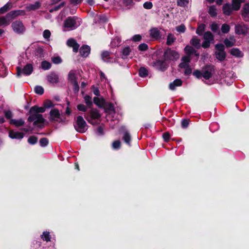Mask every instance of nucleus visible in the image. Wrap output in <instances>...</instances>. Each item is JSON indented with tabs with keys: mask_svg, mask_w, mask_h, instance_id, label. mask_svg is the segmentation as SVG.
<instances>
[{
	"mask_svg": "<svg viewBox=\"0 0 249 249\" xmlns=\"http://www.w3.org/2000/svg\"><path fill=\"white\" fill-rule=\"evenodd\" d=\"M48 82L51 84H56L59 81V77L57 74L54 72H52L47 76Z\"/></svg>",
	"mask_w": 249,
	"mask_h": 249,
	"instance_id": "obj_16",
	"label": "nucleus"
},
{
	"mask_svg": "<svg viewBox=\"0 0 249 249\" xmlns=\"http://www.w3.org/2000/svg\"><path fill=\"white\" fill-rule=\"evenodd\" d=\"M74 126L77 132L81 133H85L88 128L86 122L84 120L83 117L81 116H78L77 117Z\"/></svg>",
	"mask_w": 249,
	"mask_h": 249,
	"instance_id": "obj_4",
	"label": "nucleus"
},
{
	"mask_svg": "<svg viewBox=\"0 0 249 249\" xmlns=\"http://www.w3.org/2000/svg\"><path fill=\"white\" fill-rule=\"evenodd\" d=\"M176 40V37L172 34H169L167 37L166 43L168 45H172Z\"/></svg>",
	"mask_w": 249,
	"mask_h": 249,
	"instance_id": "obj_35",
	"label": "nucleus"
},
{
	"mask_svg": "<svg viewBox=\"0 0 249 249\" xmlns=\"http://www.w3.org/2000/svg\"><path fill=\"white\" fill-rule=\"evenodd\" d=\"M102 59L106 62H113L114 59L110 57V53L107 51H104L101 54Z\"/></svg>",
	"mask_w": 249,
	"mask_h": 249,
	"instance_id": "obj_21",
	"label": "nucleus"
},
{
	"mask_svg": "<svg viewBox=\"0 0 249 249\" xmlns=\"http://www.w3.org/2000/svg\"><path fill=\"white\" fill-rule=\"evenodd\" d=\"M121 145V142L119 141H114L112 143V147L114 149H119Z\"/></svg>",
	"mask_w": 249,
	"mask_h": 249,
	"instance_id": "obj_57",
	"label": "nucleus"
},
{
	"mask_svg": "<svg viewBox=\"0 0 249 249\" xmlns=\"http://www.w3.org/2000/svg\"><path fill=\"white\" fill-rule=\"evenodd\" d=\"M50 120L52 121L61 122L62 120L60 117L59 111L57 109H53L50 112Z\"/></svg>",
	"mask_w": 249,
	"mask_h": 249,
	"instance_id": "obj_12",
	"label": "nucleus"
},
{
	"mask_svg": "<svg viewBox=\"0 0 249 249\" xmlns=\"http://www.w3.org/2000/svg\"><path fill=\"white\" fill-rule=\"evenodd\" d=\"M4 114L7 119H10L12 117V113L10 110L5 111Z\"/></svg>",
	"mask_w": 249,
	"mask_h": 249,
	"instance_id": "obj_63",
	"label": "nucleus"
},
{
	"mask_svg": "<svg viewBox=\"0 0 249 249\" xmlns=\"http://www.w3.org/2000/svg\"><path fill=\"white\" fill-rule=\"evenodd\" d=\"M90 53V48L89 46L84 45L80 49V53L83 57H87Z\"/></svg>",
	"mask_w": 249,
	"mask_h": 249,
	"instance_id": "obj_23",
	"label": "nucleus"
},
{
	"mask_svg": "<svg viewBox=\"0 0 249 249\" xmlns=\"http://www.w3.org/2000/svg\"><path fill=\"white\" fill-rule=\"evenodd\" d=\"M179 56L180 55L177 52L170 48L166 49L163 54L164 59L168 63L177 60Z\"/></svg>",
	"mask_w": 249,
	"mask_h": 249,
	"instance_id": "obj_5",
	"label": "nucleus"
},
{
	"mask_svg": "<svg viewBox=\"0 0 249 249\" xmlns=\"http://www.w3.org/2000/svg\"><path fill=\"white\" fill-rule=\"evenodd\" d=\"M51 64L46 61H42L41 63V68L44 70H47L51 68Z\"/></svg>",
	"mask_w": 249,
	"mask_h": 249,
	"instance_id": "obj_39",
	"label": "nucleus"
},
{
	"mask_svg": "<svg viewBox=\"0 0 249 249\" xmlns=\"http://www.w3.org/2000/svg\"><path fill=\"white\" fill-rule=\"evenodd\" d=\"M51 35V33L49 30H45L43 33V37L47 40L49 41Z\"/></svg>",
	"mask_w": 249,
	"mask_h": 249,
	"instance_id": "obj_41",
	"label": "nucleus"
},
{
	"mask_svg": "<svg viewBox=\"0 0 249 249\" xmlns=\"http://www.w3.org/2000/svg\"><path fill=\"white\" fill-rule=\"evenodd\" d=\"M130 52V49L129 47H127L124 48V49L122 50V55L123 56V57H125L127 56L129 54Z\"/></svg>",
	"mask_w": 249,
	"mask_h": 249,
	"instance_id": "obj_48",
	"label": "nucleus"
},
{
	"mask_svg": "<svg viewBox=\"0 0 249 249\" xmlns=\"http://www.w3.org/2000/svg\"><path fill=\"white\" fill-rule=\"evenodd\" d=\"M121 43V39L119 36H116L115 38H114L111 43L110 45L112 47H114L116 46H119L120 45Z\"/></svg>",
	"mask_w": 249,
	"mask_h": 249,
	"instance_id": "obj_31",
	"label": "nucleus"
},
{
	"mask_svg": "<svg viewBox=\"0 0 249 249\" xmlns=\"http://www.w3.org/2000/svg\"><path fill=\"white\" fill-rule=\"evenodd\" d=\"M236 40L233 36H230L229 38L224 40V44L227 47H230L234 45Z\"/></svg>",
	"mask_w": 249,
	"mask_h": 249,
	"instance_id": "obj_24",
	"label": "nucleus"
},
{
	"mask_svg": "<svg viewBox=\"0 0 249 249\" xmlns=\"http://www.w3.org/2000/svg\"><path fill=\"white\" fill-rule=\"evenodd\" d=\"M11 3H7L0 8V14H3L11 8Z\"/></svg>",
	"mask_w": 249,
	"mask_h": 249,
	"instance_id": "obj_36",
	"label": "nucleus"
},
{
	"mask_svg": "<svg viewBox=\"0 0 249 249\" xmlns=\"http://www.w3.org/2000/svg\"><path fill=\"white\" fill-rule=\"evenodd\" d=\"M231 53L232 55H234L236 57H242L243 54L241 51H240L237 48H233L231 51Z\"/></svg>",
	"mask_w": 249,
	"mask_h": 249,
	"instance_id": "obj_32",
	"label": "nucleus"
},
{
	"mask_svg": "<svg viewBox=\"0 0 249 249\" xmlns=\"http://www.w3.org/2000/svg\"><path fill=\"white\" fill-rule=\"evenodd\" d=\"M35 92L38 94L42 95L44 92V89L41 86H37L35 88Z\"/></svg>",
	"mask_w": 249,
	"mask_h": 249,
	"instance_id": "obj_47",
	"label": "nucleus"
},
{
	"mask_svg": "<svg viewBox=\"0 0 249 249\" xmlns=\"http://www.w3.org/2000/svg\"><path fill=\"white\" fill-rule=\"evenodd\" d=\"M24 13V12L22 10L12 11L9 13L8 16H10L13 19L14 18L18 16L23 15Z\"/></svg>",
	"mask_w": 249,
	"mask_h": 249,
	"instance_id": "obj_29",
	"label": "nucleus"
},
{
	"mask_svg": "<svg viewBox=\"0 0 249 249\" xmlns=\"http://www.w3.org/2000/svg\"><path fill=\"white\" fill-rule=\"evenodd\" d=\"M33 70V66L30 64H27L23 69L17 67V75L20 76L22 73L28 75L31 74Z\"/></svg>",
	"mask_w": 249,
	"mask_h": 249,
	"instance_id": "obj_11",
	"label": "nucleus"
},
{
	"mask_svg": "<svg viewBox=\"0 0 249 249\" xmlns=\"http://www.w3.org/2000/svg\"><path fill=\"white\" fill-rule=\"evenodd\" d=\"M49 143L48 140L46 138H42L39 141L40 145L42 147H45L48 145Z\"/></svg>",
	"mask_w": 249,
	"mask_h": 249,
	"instance_id": "obj_49",
	"label": "nucleus"
},
{
	"mask_svg": "<svg viewBox=\"0 0 249 249\" xmlns=\"http://www.w3.org/2000/svg\"><path fill=\"white\" fill-rule=\"evenodd\" d=\"M193 74L197 78H199L202 76V73L199 71H196L194 72Z\"/></svg>",
	"mask_w": 249,
	"mask_h": 249,
	"instance_id": "obj_64",
	"label": "nucleus"
},
{
	"mask_svg": "<svg viewBox=\"0 0 249 249\" xmlns=\"http://www.w3.org/2000/svg\"><path fill=\"white\" fill-rule=\"evenodd\" d=\"M150 35L155 39H158L160 37V31L156 28H153L150 30Z\"/></svg>",
	"mask_w": 249,
	"mask_h": 249,
	"instance_id": "obj_22",
	"label": "nucleus"
},
{
	"mask_svg": "<svg viewBox=\"0 0 249 249\" xmlns=\"http://www.w3.org/2000/svg\"><path fill=\"white\" fill-rule=\"evenodd\" d=\"M176 29L177 32L179 33H184L185 31L186 28L184 24H181L179 26H177Z\"/></svg>",
	"mask_w": 249,
	"mask_h": 249,
	"instance_id": "obj_50",
	"label": "nucleus"
},
{
	"mask_svg": "<svg viewBox=\"0 0 249 249\" xmlns=\"http://www.w3.org/2000/svg\"><path fill=\"white\" fill-rule=\"evenodd\" d=\"M44 107L45 108H50L51 107H53V103L52 102V101H47L45 102L44 104Z\"/></svg>",
	"mask_w": 249,
	"mask_h": 249,
	"instance_id": "obj_59",
	"label": "nucleus"
},
{
	"mask_svg": "<svg viewBox=\"0 0 249 249\" xmlns=\"http://www.w3.org/2000/svg\"><path fill=\"white\" fill-rule=\"evenodd\" d=\"M242 16L244 20L248 21L249 19V4H246L242 10Z\"/></svg>",
	"mask_w": 249,
	"mask_h": 249,
	"instance_id": "obj_20",
	"label": "nucleus"
},
{
	"mask_svg": "<svg viewBox=\"0 0 249 249\" xmlns=\"http://www.w3.org/2000/svg\"><path fill=\"white\" fill-rule=\"evenodd\" d=\"M232 10V7L231 8L229 3H226L223 6V13L226 15L229 16L231 14Z\"/></svg>",
	"mask_w": 249,
	"mask_h": 249,
	"instance_id": "obj_26",
	"label": "nucleus"
},
{
	"mask_svg": "<svg viewBox=\"0 0 249 249\" xmlns=\"http://www.w3.org/2000/svg\"><path fill=\"white\" fill-rule=\"evenodd\" d=\"M9 16V13L5 16L0 18V26H6L8 25L12 20L11 17Z\"/></svg>",
	"mask_w": 249,
	"mask_h": 249,
	"instance_id": "obj_14",
	"label": "nucleus"
},
{
	"mask_svg": "<svg viewBox=\"0 0 249 249\" xmlns=\"http://www.w3.org/2000/svg\"><path fill=\"white\" fill-rule=\"evenodd\" d=\"M235 32L238 35H246L247 33V27L245 25H237L235 27Z\"/></svg>",
	"mask_w": 249,
	"mask_h": 249,
	"instance_id": "obj_17",
	"label": "nucleus"
},
{
	"mask_svg": "<svg viewBox=\"0 0 249 249\" xmlns=\"http://www.w3.org/2000/svg\"><path fill=\"white\" fill-rule=\"evenodd\" d=\"M182 83V82L180 79H177L170 84L169 88L171 90H174L177 87L181 86Z\"/></svg>",
	"mask_w": 249,
	"mask_h": 249,
	"instance_id": "obj_25",
	"label": "nucleus"
},
{
	"mask_svg": "<svg viewBox=\"0 0 249 249\" xmlns=\"http://www.w3.org/2000/svg\"><path fill=\"white\" fill-rule=\"evenodd\" d=\"M84 117L87 121L92 125L98 124V121L101 117V114L96 109H92L89 114H85Z\"/></svg>",
	"mask_w": 249,
	"mask_h": 249,
	"instance_id": "obj_3",
	"label": "nucleus"
},
{
	"mask_svg": "<svg viewBox=\"0 0 249 249\" xmlns=\"http://www.w3.org/2000/svg\"><path fill=\"white\" fill-rule=\"evenodd\" d=\"M209 14L210 15V16L212 17H215L217 16V9L215 6L212 5L211 6L209 7V11H208Z\"/></svg>",
	"mask_w": 249,
	"mask_h": 249,
	"instance_id": "obj_34",
	"label": "nucleus"
},
{
	"mask_svg": "<svg viewBox=\"0 0 249 249\" xmlns=\"http://www.w3.org/2000/svg\"><path fill=\"white\" fill-rule=\"evenodd\" d=\"M153 66L160 71H165L169 66V63L164 59V60H158L153 62Z\"/></svg>",
	"mask_w": 249,
	"mask_h": 249,
	"instance_id": "obj_10",
	"label": "nucleus"
},
{
	"mask_svg": "<svg viewBox=\"0 0 249 249\" xmlns=\"http://www.w3.org/2000/svg\"><path fill=\"white\" fill-rule=\"evenodd\" d=\"M45 109L43 107H38L35 106L31 107L30 109V116L28 118L29 122L34 121V124L36 125L38 124H42L44 122V119L41 114L39 113L45 112Z\"/></svg>",
	"mask_w": 249,
	"mask_h": 249,
	"instance_id": "obj_1",
	"label": "nucleus"
},
{
	"mask_svg": "<svg viewBox=\"0 0 249 249\" xmlns=\"http://www.w3.org/2000/svg\"><path fill=\"white\" fill-rule=\"evenodd\" d=\"M84 100L85 103L87 105V106L89 107H90L92 105V102L91 98L89 95H86L84 97Z\"/></svg>",
	"mask_w": 249,
	"mask_h": 249,
	"instance_id": "obj_40",
	"label": "nucleus"
},
{
	"mask_svg": "<svg viewBox=\"0 0 249 249\" xmlns=\"http://www.w3.org/2000/svg\"><path fill=\"white\" fill-rule=\"evenodd\" d=\"M77 107L79 111L83 112H86L87 110V107L83 104L78 105Z\"/></svg>",
	"mask_w": 249,
	"mask_h": 249,
	"instance_id": "obj_56",
	"label": "nucleus"
},
{
	"mask_svg": "<svg viewBox=\"0 0 249 249\" xmlns=\"http://www.w3.org/2000/svg\"><path fill=\"white\" fill-rule=\"evenodd\" d=\"M24 136L23 132H19L16 130H12L9 132V136L12 139H17L20 140Z\"/></svg>",
	"mask_w": 249,
	"mask_h": 249,
	"instance_id": "obj_13",
	"label": "nucleus"
},
{
	"mask_svg": "<svg viewBox=\"0 0 249 249\" xmlns=\"http://www.w3.org/2000/svg\"><path fill=\"white\" fill-rule=\"evenodd\" d=\"M123 139L125 142H126L128 144H130V142L131 141V136L127 131H125L124 132Z\"/></svg>",
	"mask_w": 249,
	"mask_h": 249,
	"instance_id": "obj_37",
	"label": "nucleus"
},
{
	"mask_svg": "<svg viewBox=\"0 0 249 249\" xmlns=\"http://www.w3.org/2000/svg\"><path fill=\"white\" fill-rule=\"evenodd\" d=\"M211 73L208 71H204L202 74V76L205 79H209L211 77Z\"/></svg>",
	"mask_w": 249,
	"mask_h": 249,
	"instance_id": "obj_53",
	"label": "nucleus"
},
{
	"mask_svg": "<svg viewBox=\"0 0 249 249\" xmlns=\"http://www.w3.org/2000/svg\"><path fill=\"white\" fill-rule=\"evenodd\" d=\"M184 51L187 54V56H190V55L194 54L197 58L199 56V54L196 53V50L192 46H186L184 48Z\"/></svg>",
	"mask_w": 249,
	"mask_h": 249,
	"instance_id": "obj_19",
	"label": "nucleus"
},
{
	"mask_svg": "<svg viewBox=\"0 0 249 249\" xmlns=\"http://www.w3.org/2000/svg\"><path fill=\"white\" fill-rule=\"evenodd\" d=\"M216 51L215 52L216 57L220 61H223L226 57L225 47L222 44H218L215 45Z\"/></svg>",
	"mask_w": 249,
	"mask_h": 249,
	"instance_id": "obj_7",
	"label": "nucleus"
},
{
	"mask_svg": "<svg viewBox=\"0 0 249 249\" xmlns=\"http://www.w3.org/2000/svg\"><path fill=\"white\" fill-rule=\"evenodd\" d=\"M190 43L196 49L200 47V40L197 38L196 36H194L192 38Z\"/></svg>",
	"mask_w": 249,
	"mask_h": 249,
	"instance_id": "obj_27",
	"label": "nucleus"
},
{
	"mask_svg": "<svg viewBox=\"0 0 249 249\" xmlns=\"http://www.w3.org/2000/svg\"><path fill=\"white\" fill-rule=\"evenodd\" d=\"M147 48V45L145 43L141 44L138 47L139 49L142 51L146 50Z\"/></svg>",
	"mask_w": 249,
	"mask_h": 249,
	"instance_id": "obj_60",
	"label": "nucleus"
},
{
	"mask_svg": "<svg viewBox=\"0 0 249 249\" xmlns=\"http://www.w3.org/2000/svg\"><path fill=\"white\" fill-rule=\"evenodd\" d=\"M68 79L69 83L73 86L74 92H78L79 88L77 80V78L76 76V71L71 70L68 74Z\"/></svg>",
	"mask_w": 249,
	"mask_h": 249,
	"instance_id": "obj_6",
	"label": "nucleus"
},
{
	"mask_svg": "<svg viewBox=\"0 0 249 249\" xmlns=\"http://www.w3.org/2000/svg\"><path fill=\"white\" fill-rule=\"evenodd\" d=\"M10 123L12 124L15 125L17 127H19L20 126H22L24 124V121L21 119L18 120L11 119L10 121Z\"/></svg>",
	"mask_w": 249,
	"mask_h": 249,
	"instance_id": "obj_28",
	"label": "nucleus"
},
{
	"mask_svg": "<svg viewBox=\"0 0 249 249\" xmlns=\"http://www.w3.org/2000/svg\"><path fill=\"white\" fill-rule=\"evenodd\" d=\"M188 2V0H177L178 5L182 7L186 6Z\"/></svg>",
	"mask_w": 249,
	"mask_h": 249,
	"instance_id": "obj_52",
	"label": "nucleus"
},
{
	"mask_svg": "<svg viewBox=\"0 0 249 249\" xmlns=\"http://www.w3.org/2000/svg\"><path fill=\"white\" fill-rule=\"evenodd\" d=\"M67 44L68 46L72 48L73 51L74 52L76 53L78 52L79 45L74 39L72 38H70L68 39L67 42Z\"/></svg>",
	"mask_w": 249,
	"mask_h": 249,
	"instance_id": "obj_15",
	"label": "nucleus"
},
{
	"mask_svg": "<svg viewBox=\"0 0 249 249\" xmlns=\"http://www.w3.org/2000/svg\"><path fill=\"white\" fill-rule=\"evenodd\" d=\"M221 31L224 34L228 33L230 30V27L228 24H223L221 26Z\"/></svg>",
	"mask_w": 249,
	"mask_h": 249,
	"instance_id": "obj_45",
	"label": "nucleus"
},
{
	"mask_svg": "<svg viewBox=\"0 0 249 249\" xmlns=\"http://www.w3.org/2000/svg\"><path fill=\"white\" fill-rule=\"evenodd\" d=\"M52 61L53 63L56 64H59L62 61L61 58L59 56L52 57Z\"/></svg>",
	"mask_w": 249,
	"mask_h": 249,
	"instance_id": "obj_55",
	"label": "nucleus"
},
{
	"mask_svg": "<svg viewBox=\"0 0 249 249\" xmlns=\"http://www.w3.org/2000/svg\"><path fill=\"white\" fill-rule=\"evenodd\" d=\"M11 27L14 32L17 34H23L25 31V28L20 21L17 20L13 22Z\"/></svg>",
	"mask_w": 249,
	"mask_h": 249,
	"instance_id": "obj_8",
	"label": "nucleus"
},
{
	"mask_svg": "<svg viewBox=\"0 0 249 249\" xmlns=\"http://www.w3.org/2000/svg\"><path fill=\"white\" fill-rule=\"evenodd\" d=\"M210 27L212 31H213L214 32H216L218 31L219 29V25L215 23H213L211 25Z\"/></svg>",
	"mask_w": 249,
	"mask_h": 249,
	"instance_id": "obj_54",
	"label": "nucleus"
},
{
	"mask_svg": "<svg viewBox=\"0 0 249 249\" xmlns=\"http://www.w3.org/2000/svg\"><path fill=\"white\" fill-rule=\"evenodd\" d=\"M6 75V68L3 64L0 63V77H4Z\"/></svg>",
	"mask_w": 249,
	"mask_h": 249,
	"instance_id": "obj_44",
	"label": "nucleus"
},
{
	"mask_svg": "<svg viewBox=\"0 0 249 249\" xmlns=\"http://www.w3.org/2000/svg\"><path fill=\"white\" fill-rule=\"evenodd\" d=\"M191 58L189 56H185L181 58V62L179 65L180 68H185L189 66V63L190 62Z\"/></svg>",
	"mask_w": 249,
	"mask_h": 249,
	"instance_id": "obj_18",
	"label": "nucleus"
},
{
	"mask_svg": "<svg viewBox=\"0 0 249 249\" xmlns=\"http://www.w3.org/2000/svg\"><path fill=\"white\" fill-rule=\"evenodd\" d=\"M81 23V19L77 17H70L64 21V31H69L74 30L79 26Z\"/></svg>",
	"mask_w": 249,
	"mask_h": 249,
	"instance_id": "obj_2",
	"label": "nucleus"
},
{
	"mask_svg": "<svg viewBox=\"0 0 249 249\" xmlns=\"http://www.w3.org/2000/svg\"><path fill=\"white\" fill-rule=\"evenodd\" d=\"M205 28V25L204 24H201L198 26L197 27L196 33L200 36L202 34L203 32L204 31Z\"/></svg>",
	"mask_w": 249,
	"mask_h": 249,
	"instance_id": "obj_38",
	"label": "nucleus"
},
{
	"mask_svg": "<svg viewBox=\"0 0 249 249\" xmlns=\"http://www.w3.org/2000/svg\"><path fill=\"white\" fill-rule=\"evenodd\" d=\"M203 39L204 40L202 44V47L204 48H209L214 40L213 34L209 31L204 34Z\"/></svg>",
	"mask_w": 249,
	"mask_h": 249,
	"instance_id": "obj_9",
	"label": "nucleus"
},
{
	"mask_svg": "<svg viewBox=\"0 0 249 249\" xmlns=\"http://www.w3.org/2000/svg\"><path fill=\"white\" fill-rule=\"evenodd\" d=\"M42 239L47 242L50 241V235L49 232L44 231L41 235Z\"/></svg>",
	"mask_w": 249,
	"mask_h": 249,
	"instance_id": "obj_43",
	"label": "nucleus"
},
{
	"mask_svg": "<svg viewBox=\"0 0 249 249\" xmlns=\"http://www.w3.org/2000/svg\"><path fill=\"white\" fill-rule=\"evenodd\" d=\"M37 142V138L35 136H32L29 137L28 142L31 144H35Z\"/></svg>",
	"mask_w": 249,
	"mask_h": 249,
	"instance_id": "obj_46",
	"label": "nucleus"
},
{
	"mask_svg": "<svg viewBox=\"0 0 249 249\" xmlns=\"http://www.w3.org/2000/svg\"><path fill=\"white\" fill-rule=\"evenodd\" d=\"M142 37L140 35H136L132 37V40L134 41H139L141 40Z\"/></svg>",
	"mask_w": 249,
	"mask_h": 249,
	"instance_id": "obj_62",
	"label": "nucleus"
},
{
	"mask_svg": "<svg viewBox=\"0 0 249 249\" xmlns=\"http://www.w3.org/2000/svg\"><path fill=\"white\" fill-rule=\"evenodd\" d=\"M143 6L145 9H150L152 8L153 4L151 2L147 1L144 3Z\"/></svg>",
	"mask_w": 249,
	"mask_h": 249,
	"instance_id": "obj_58",
	"label": "nucleus"
},
{
	"mask_svg": "<svg viewBox=\"0 0 249 249\" xmlns=\"http://www.w3.org/2000/svg\"><path fill=\"white\" fill-rule=\"evenodd\" d=\"M36 54L39 57L43 56V50L41 48H38L36 50Z\"/></svg>",
	"mask_w": 249,
	"mask_h": 249,
	"instance_id": "obj_51",
	"label": "nucleus"
},
{
	"mask_svg": "<svg viewBox=\"0 0 249 249\" xmlns=\"http://www.w3.org/2000/svg\"><path fill=\"white\" fill-rule=\"evenodd\" d=\"M148 75V71L144 68H141L139 70V75L141 77H146Z\"/></svg>",
	"mask_w": 249,
	"mask_h": 249,
	"instance_id": "obj_42",
	"label": "nucleus"
},
{
	"mask_svg": "<svg viewBox=\"0 0 249 249\" xmlns=\"http://www.w3.org/2000/svg\"><path fill=\"white\" fill-rule=\"evenodd\" d=\"M40 7V3L38 1H36L33 4H31L26 6L28 11L35 10Z\"/></svg>",
	"mask_w": 249,
	"mask_h": 249,
	"instance_id": "obj_33",
	"label": "nucleus"
},
{
	"mask_svg": "<svg viewBox=\"0 0 249 249\" xmlns=\"http://www.w3.org/2000/svg\"><path fill=\"white\" fill-rule=\"evenodd\" d=\"M242 2H243V1L241 0H232V9L234 10H239Z\"/></svg>",
	"mask_w": 249,
	"mask_h": 249,
	"instance_id": "obj_30",
	"label": "nucleus"
},
{
	"mask_svg": "<svg viewBox=\"0 0 249 249\" xmlns=\"http://www.w3.org/2000/svg\"><path fill=\"white\" fill-rule=\"evenodd\" d=\"M189 124V120L187 119L183 120L181 122V126L183 128H186Z\"/></svg>",
	"mask_w": 249,
	"mask_h": 249,
	"instance_id": "obj_61",
	"label": "nucleus"
}]
</instances>
